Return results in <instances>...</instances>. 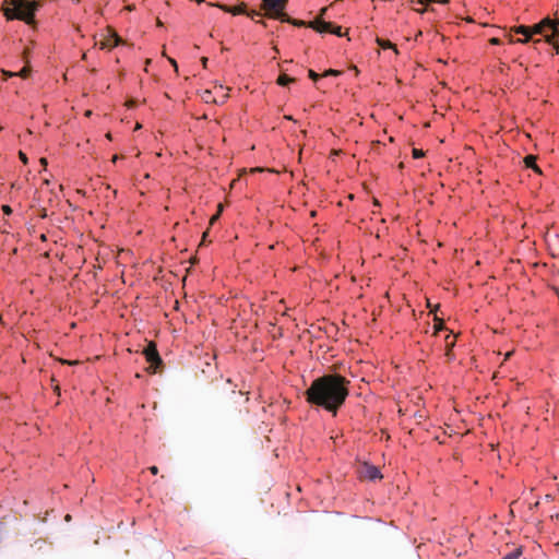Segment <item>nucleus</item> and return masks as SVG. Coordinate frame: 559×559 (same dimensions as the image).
I'll use <instances>...</instances> for the list:
<instances>
[{"label": "nucleus", "instance_id": "nucleus-1", "mask_svg": "<svg viewBox=\"0 0 559 559\" xmlns=\"http://www.w3.org/2000/svg\"><path fill=\"white\" fill-rule=\"evenodd\" d=\"M349 395V380L338 373L314 379L305 392L306 401L334 416Z\"/></svg>", "mask_w": 559, "mask_h": 559}, {"label": "nucleus", "instance_id": "nucleus-2", "mask_svg": "<svg viewBox=\"0 0 559 559\" xmlns=\"http://www.w3.org/2000/svg\"><path fill=\"white\" fill-rule=\"evenodd\" d=\"M9 7L3 9V15L7 20H20L33 26L35 24V13L39 8L37 1L29 0H5Z\"/></svg>", "mask_w": 559, "mask_h": 559}, {"label": "nucleus", "instance_id": "nucleus-3", "mask_svg": "<svg viewBox=\"0 0 559 559\" xmlns=\"http://www.w3.org/2000/svg\"><path fill=\"white\" fill-rule=\"evenodd\" d=\"M362 476L371 481L382 478L380 469L377 466L368 463H365L364 465Z\"/></svg>", "mask_w": 559, "mask_h": 559}, {"label": "nucleus", "instance_id": "nucleus-4", "mask_svg": "<svg viewBox=\"0 0 559 559\" xmlns=\"http://www.w3.org/2000/svg\"><path fill=\"white\" fill-rule=\"evenodd\" d=\"M120 44H122V39L119 37L118 34L110 31V34L104 40L100 41L99 47L100 49L114 48L119 46Z\"/></svg>", "mask_w": 559, "mask_h": 559}, {"label": "nucleus", "instance_id": "nucleus-5", "mask_svg": "<svg viewBox=\"0 0 559 559\" xmlns=\"http://www.w3.org/2000/svg\"><path fill=\"white\" fill-rule=\"evenodd\" d=\"M144 356L146 358V360L148 362H151L152 365H160L162 364V359L159 357V354L155 347V345L153 344H150L145 349H144Z\"/></svg>", "mask_w": 559, "mask_h": 559}, {"label": "nucleus", "instance_id": "nucleus-6", "mask_svg": "<svg viewBox=\"0 0 559 559\" xmlns=\"http://www.w3.org/2000/svg\"><path fill=\"white\" fill-rule=\"evenodd\" d=\"M265 8L274 13H280L284 10L286 0H263Z\"/></svg>", "mask_w": 559, "mask_h": 559}, {"label": "nucleus", "instance_id": "nucleus-7", "mask_svg": "<svg viewBox=\"0 0 559 559\" xmlns=\"http://www.w3.org/2000/svg\"><path fill=\"white\" fill-rule=\"evenodd\" d=\"M514 32L524 36L523 38H519L516 40V43L525 44V43L530 41V39H531V27L530 26H525V25L516 26L514 28Z\"/></svg>", "mask_w": 559, "mask_h": 559}, {"label": "nucleus", "instance_id": "nucleus-8", "mask_svg": "<svg viewBox=\"0 0 559 559\" xmlns=\"http://www.w3.org/2000/svg\"><path fill=\"white\" fill-rule=\"evenodd\" d=\"M546 26L551 27V21L549 19H545L540 23L530 26L531 27V37L536 34H543L544 28Z\"/></svg>", "mask_w": 559, "mask_h": 559}, {"label": "nucleus", "instance_id": "nucleus-9", "mask_svg": "<svg viewBox=\"0 0 559 559\" xmlns=\"http://www.w3.org/2000/svg\"><path fill=\"white\" fill-rule=\"evenodd\" d=\"M335 25L331 22L320 21L314 26V29L319 33H331L334 32Z\"/></svg>", "mask_w": 559, "mask_h": 559}, {"label": "nucleus", "instance_id": "nucleus-10", "mask_svg": "<svg viewBox=\"0 0 559 559\" xmlns=\"http://www.w3.org/2000/svg\"><path fill=\"white\" fill-rule=\"evenodd\" d=\"M525 166L533 169L537 174H542L540 168L536 164V157L534 155H527L524 158Z\"/></svg>", "mask_w": 559, "mask_h": 559}, {"label": "nucleus", "instance_id": "nucleus-11", "mask_svg": "<svg viewBox=\"0 0 559 559\" xmlns=\"http://www.w3.org/2000/svg\"><path fill=\"white\" fill-rule=\"evenodd\" d=\"M210 5L216 7V8L221 9V10H223L224 12L231 13L234 15L242 13V10L239 9V8H231V7H228L226 4H222V3H210Z\"/></svg>", "mask_w": 559, "mask_h": 559}, {"label": "nucleus", "instance_id": "nucleus-12", "mask_svg": "<svg viewBox=\"0 0 559 559\" xmlns=\"http://www.w3.org/2000/svg\"><path fill=\"white\" fill-rule=\"evenodd\" d=\"M293 81H294V79H292L290 76H288L286 74H281L277 79V83L281 86H287Z\"/></svg>", "mask_w": 559, "mask_h": 559}, {"label": "nucleus", "instance_id": "nucleus-13", "mask_svg": "<svg viewBox=\"0 0 559 559\" xmlns=\"http://www.w3.org/2000/svg\"><path fill=\"white\" fill-rule=\"evenodd\" d=\"M521 555H522V549L516 548V549L512 550L511 552H509L508 555H506L502 559H519Z\"/></svg>", "mask_w": 559, "mask_h": 559}, {"label": "nucleus", "instance_id": "nucleus-14", "mask_svg": "<svg viewBox=\"0 0 559 559\" xmlns=\"http://www.w3.org/2000/svg\"><path fill=\"white\" fill-rule=\"evenodd\" d=\"M15 73H16V76L25 79L29 74V68L28 67H24L21 71L15 72Z\"/></svg>", "mask_w": 559, "mask_h": 559}, {"label": "nucleus", "instance_id": "nucleus-15", "mask_svg": "<svg viewBox=\"0 0 559 559\" xmlns=\"http://www.w3.org/2000/svg\"><path fill=\"white\" fill-rule=\"evenodd\" d=\"M1 72H2L4 80L16 76V73L12 72V71L1 70Z\"/></svg>", "mask_w": 559, "mask_h": 559}, {"label": "nucleus", "instance_id": "nucleus-16", "mask_svg": "<svg viewBox=\"0 0 559 559\" xmlns=\"http://www.w3.org/2000/svg\"><path fill=\"white\" fill-rule=\"evenodd\" d=\"M379 45H380L383 49L393 48V45H392L390 41L379 40Z\"/></svg>", "mask_w": 559, "mask_h": 559}, {"label": "nucleus", "instance_id": "nucleus-17", "mask_svg": "<svg viewBox=\"0 0 559 559\" xmlns=\"http://www.w3.org/2000/svg\"><path fill=\"white\" fill-rule=\"evenodd\" d=\"M309 78L317 82L319 80V74L314 72L313 70H309Z\"/></svg>", "mask_w": 559, "mask_h": 559}, {"label": "nucleus", "instance_id": "nucleus-18", "mask_svg": "<svg viewBox=\"0 0 559 559\" xmlns=\"http://www.w3.org/2000/svg\"><path fill=\"white\" fill-rule=\"evenodd\" d=\"M450 337H451V335L449 334V335L447 336V338H445V341H447L448 352H450V350L453 348V346H454V341L449 342V338H450Z\"/></svg>", "mask_w": 559, "mask_h": 559}, {"label": "nucleus", "instance_id": "nucleus-19", "mask_svg": "<svg viewBox=\"0 0 559 559\" xmlns=\"http://www.w3.org/2000/svg\"><path fill=\"white\" fill-rule=\"evenodd\" d=\"M338 74H340V71L332 70V69H330V70L324 72V76H326V75H338Z\"/></svg>", "mask_w": 559, "mask_h": 559}, {"label": "nucleus", "instance_id": "nucleus-20", "mask_svg": "<svg viewBox=\"0 0 559 559\" xmlns=\"http://www.w3.org/2000/svg\"><path fill=\"white\" fill-rule=\"evenodd\" d=\"M2 211L4 214L10 215L12 213V210L9 205H3Z\"/></svg>", "mask_w": 559, "mask_h": 559}, {"label": "nucleus", "instance_id": "nucleus-21", "mask_svg": "<svg viewBox=\"0 0 559 559\" xmlns=\"http://www.w3.org/2000/svg\"><path fill=\"white\" fill-rule=\"evenodd\" d=\"M331 34H335L337 36H342L341 26L335 25L334 32H331Z\"/></svg>", "mask_w": 559, "mask_h": 559}, {"label": "nucleus", "instance_id": "nucleus-22", "mask_svg": "<svg viewBox=\"0 0 559 559\" xmlns=\"http://www.w3.org/2000/svg\"><path fill=\"white\" fill-rule=\"evenodd\" d=\"M413 154L415 158H419L423 156V152L416 148L413 151Z\"/></svg>", "mask_w": 559, "mask_h": 559}, {"label": "nucleus", "instance_id": "nucleus-23", "mask_svg": "<svg viewBox=\"0 0 559 559\" xmlns=\"http://www.w3.org/2000/svg\"><path fill=\"white\" fill-rule=\"evenodd\" d=\"M20 158H21V160H22L24 164H26V163H27V157H26V155H25L24 153L20 152Z\"/></svg>", "mask_w": 559, "mask_h": 559}, {"label": "nucleus", "instance_id": "nucleus-24", "mask_svg": "<svg viewBox=\"0 0 559 559\" xmlns=\"http://www.w3.org/2000/svg\"><path fill=\"white\" fill-rule=\"evenodd\" d=\"M150 472L153 474V475H156L158 473V468L157 466H151L150 467Z\"/></svg>", "mask_w": 559, "mask_h": 559}, {"label": "nucleus", "instance_id": "nucleus-25", "mask_svg": "<svg viewBox=\"0 0 559 559\" xmlns=\"http://www.w3.org/2000/svg\"><path fill=\"white\" fill-rule=\"evenodd\" d=\"M490 43H491L492 45H499V44H500V40H499L498 38H495V37H493V38H491V39H490Z\"/></svg>", "mask_w": 559, "mask_h": 559}, {"label": "nucleus", "instance_id": "nucleus-26", "mask_svg": "<svg viewBox=\"0 0 559 559\" xmlns=\"http://www.w3.org/2000/svg\"><path fill=\"white\" fill-rule=\"evenodd\" d=\"M170 63L177 69V62L174 59H169Z\"/></svg>", "mask_w": 559, "mask_h": 559}, {"label": "nucleus", "instance_id": "nucleus-27", "mask_svg": "<svg viewBox=\"0 0 559 559\" xmlns=\"http://www.w3.org/2000/svg\"><path fill=\"white\" fill-rule=\"evenodd\" d=\"M449 1H450V0H441V1H440V3H441V4H447V3H449Z\"/></svg>", "mask_w": 559, "mask_h": 559}, {"label": "nucleus", "instance_id": "nucleus-28", "mask_svg": "<svg viewBox=\"0 0 559 559\" xmlns=\"http://www.w3.org/2000/svg\"><path fill=\"white\" fill-rule=\"evenodd\" d=\"M512 355L511 352L507 353L506 358H509Z\"/></svg>", "mask_w": 559, "mask_h": 559}, {"label": "nucleus", "instance_id": "nucleus-29", "mask_svg": "<svg viewBox=\"0 0 559 559\" xmlns=\"http://www.w3.org/2000/svg\"><path fill=\"white\" fill-rule=\"evenodd\" d=\"M202 61H203V64L205 66V64H206V62H207V59H206V58H203V60H202Z\"/></svg>", "mask_w": 559, "mask_h": 559}, {"label": "nucleus", "instance_id": "nucleus-30", "mask_svg": "<svg viewBox=\"0 0 559 559\" xmlns=\"http://www.w3.org/2000/svg\"><path fill=\"white\" fill-rule=\"evenodd\" d=\"M197 3H203L204 0H195Z\"/></svg>", "mask_w": 559, "mask_h": 559}]
</instances>
